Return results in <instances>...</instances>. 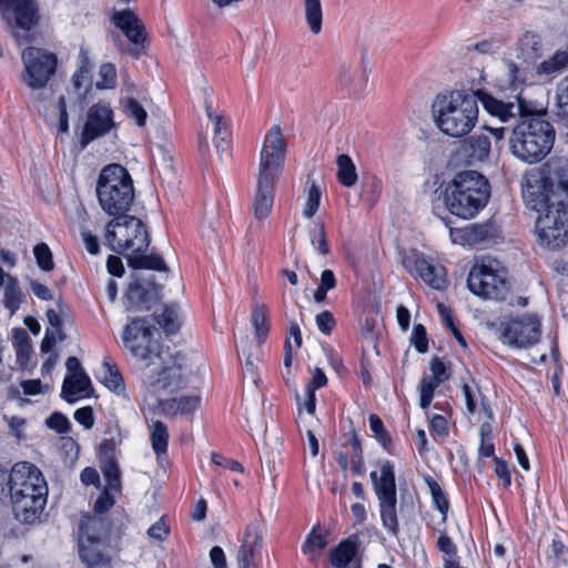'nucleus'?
Instances as JSON below:
<instances>
[{
	"instance_id": "1",
	"label": "nucleus",
	"mask_w": 568,
	"mask_h": 568,
	"mask_svg": "<svg viewBox=\"0 0 568 568\" xmlns=\"http://www.w3.org/2000/svg\"><path fill=\"white\" fill-rule=\"evenodd\" d=\"M523 197L526 205L544 211L535 230L540 245L551 250L568 242V160L551 159L541 169L525 175Z\"/></svg>"
},
{
	"instance_id": "2",
	"label": "nucleus",
	"mask_w": 568,
	"mask_h": 568,
	"mask_svg": "<svg viewBox=\"0 0 568 568\" xmlns=\"http://www.w3.org/2000/svg\"><path fill=\"white\" fill-rule=\"evenodd\" d=\"M0 494L10 496L12 511L19 523L33 525L45 507L48 486L36 465L20 462L10 473L0 467Z\"/></svg>"
},
{
	"instance_id": "3",
	"label": "nucleus",
	"mask_w": 568,
	"mask_h": 568,
	"mask_svg": "<svg viewBox=\"0 0 568 568\" xmlns=\"http://www.w3.org/2000/svg\"><path fill=\"white\" fill-rule=\"evenodd\" d=\"M432 113L435 125L442 133L462 138L475 128L479 109L473 94L464 90H453L436 95Z\"/></svg>"
},
{
	"instance_id": "4",
	"label": "nucleus",
	"mask_w": 568,
	"mask_h": 568,
	"mask_svg": "<svg viewBox=\"0 0 568 568\" xmlns=\"http://www.w3.org/2000/svg\"><path fill=\"white\" fill-rule=\"evenodd\" d=\"M443 196L452 214L468 220L475 217L488 203L490 185L479 172L462 171L445 185Z\"/></svg>"
},
{
	"instance_id": "5",
	"label": "nucleus",
	"mask_w": 568,
	"mask_h": 568,
	"mask_svg": "<svg viewBox=\"0 0 568 568\" xmlns=\"http://www.w3.org/2000/svg\"><path fill=\"white\" fill-rule=\"evenodd\" d=\"M554 141L552 125L541 118H530L514 128L509 144L516 158L536 163L550 152Z\"/></svg>"
},
{
	"instance_id": "6",
	"label": "nucleus",
	"mask_w": 568,
	"mask_h": 568,
	"mask_svg": "<svg viewBox=\"0 0 568 568\" xmlns=\"http://www.w3.org/2000/svg\"><path fill=\"white\" fill-rule=\"evenodd\" d=\"M97 196L102 210L115 217L128 215L133 200V181L128 170L120 164L102 169L97 182Z\"/></svg>"
},
{
	"instance_id": "7",
	"label": "nucleus",
	"mask_w": 568,
	"mask_h": 568,
	"mask_svg": "<svg viewBox=\"0 0 568 568\" xmlns=\"http://www.w3.org/2000/svg\"><path fill=\"white\" fill-rule=\"evenodd\" d=\"M187 368L185 357L169 346L159 348L153 362L142 368V382L151 392H178L186 387Z\"/></svg>"
},
{
	"instance_id": "8",
	"label": "nucleus",
	"mask_w": 568,
	"mask_h": 568,
	"mask_svg": "<svg viewBox=\"0 0 568 568\" xmlns=\"http://www.w3.org/2000/svg\"><path fill=\"white\" fill-rule=\"evenodd\" d=\"M105 243L111 251L126 257L128 254L145 252L150 245V234L140 219L120 215L106 224Z\"/></svg>"
},
{
	"instance_id": "9",
	"label": "nucleus",
	"mask_w": 568,
	"mask_h": 568,
	"mask_svg": "<svg viewBox=\"0 0 568 568\" xmlns=\"http://www.w3.org/2000/svg\"><path fill=\"white\" fill-rule=\"evenodd\" d=\"M467 286L471 293L483 298L503 301L509 292L506 270L491 257H481L471 266Z\"/></svg>"
},
{
	"instance_id": "10",
	"label": "nucleus",
	"mask_w": 568,
	"mask_h": 568,
	"mask_svg": "<svg viewBox=\"0 0 568 568\" xmlns=\"http://www.w3.org/2000/svg\"><path fill=\"white\" fill-rule=\"evenodd\" d=\"M377 467L378 471L371 473V479L379 503L382 523L389 534L396 536L398 534V518L395 468L389 460H379Z\"/></svg>"
},
{
	"instance_id": "11",
	"label": "nucleus",
	"mask_w": 568,
	"mask_h": 568,
	"mask_svg": "<svg viewBox=\"0 0 568 568\" xmlns=\"http://www.w3.org/2000/svg\"><path fill=\"white\" fill-rule=\"evenodd\" d=\"M287 145L278 124H274L265 134L260 152L258 180L277 183L285 163Z\"/></svg>"
},
{
	"instance_id": "12",
	"label": "nucleus",
	"mask_w": 568,
	"mask_h": 568,
	"mask_svg": "<svg viewBox=\"0 0 568 568\" xmlns=\"http://www.w3.org/2000/svg\"><path fill=\"white\" fill-rule=\"evenodd\" d=\"M22 81L32 90L43 89L57 70V55L44 49L29 47L21 54Z\"/></svg>"
},
{
	"instance_id": "13",
	"label": "nucleus",
	"mask_w": 568,
	"mask_h": 568,
	"mask_svg": "<svg viewBox=\"0 0 568 568\" xmlns=\"http://www.w3.org/2000/svg\"><path fill=\"white\" fill-rule=\"evenodd\" d=\"M155 329L146 318H135L123 331V343L132 355L143 363V366L153 362L159 348H166L153 339Z\"/></svg>"
},
{
	"instance_id": "14",
	"label": "nucleus",
	"mask_w": 568,
	"mask_h": 568,
	"mask_svg": "<svg viewBox=\"0 0 568 568\" xmlns=\"http://www.w3.org/2000/svg\"><path fill=\"white\" fill-rule=\"evenodd\" d=\"M541 324L535 315H521L500 323V339L513 347L526 348L539 342Z\"/></svg>"
},
{
	"instance_id": "15",
	"label": "nucleus",
	"mask_w": 568,
	"mask_h": 568,
	"mask_svg": "<svg viewBox=\"0 0 568 568\" xmlns=\"http://www.w3.org/2000/svg\"><path fill=\"white\" fill-rule=\"evenodd\" d=\"M402 265L409 274L419 277L434 290L443 291L448 285L445 267L426 260L425 256L416 250H412L403 255Z\"/></svg>"
},
{
	"instance_id": "16",
	"label": "nucleus",
	"mask_w": 568,
	"mask_h": 568,
	"mask_svg": "<svg viewBox=\"0 0 568 568\" xmlns=\"http://www.w3.org/2000/svg\"><path fill=\"white\" fill-rule=\"evenodd\" d=\"M0 13L10 27L26 31H30L40 20L36 0H0Z\"/></svg>"
},
{
	"instance_id": "17",
	"label": "nucleus",
	"mask_w": 568,
	"mask_h": 568,
	"mask_svg": "<svg viewBox=\"0 0 568 568\" xmlns=\"http://www.w3.org/2000/svg\"><path fill=\"white\" fill-rule=\"evenodd\" d=\"M114 126L113 111L108 103H94L88 112L87 122L81 134L82 146L104 135Z\"/></svg>"
},
{
	"instance_id": "18",
	"label": "nucleus",
	"mask_w": 568,
	"mask_h": 568,
	"mask_svg": "<svg viewBox=\"0 0 568 568\" xmlns=\"http://www.w3.org/2000/svg\"><path fill=\"white\" fill-rule=\"evenodd\" d=\"M162 286L149 282L145 286L139 280L132 281L125 294V307L128 311L149 310L151 303L160 298Z\"/></svg>"
},
{
	"instance_id": "19",
	"label": "nucleus",
	"mask_w": 568,
	"mask_h": 568,
	"mask_svg": "<svg viewBox=\"0 0 568 568\" xmlns=\"http://www.w3.org/2000/svg\"><path fill=\"white\" fill-rule=\"evenodd\" d=\"M495 235L496 227L491 223H475L450 231V237L454 243L468 246L483 244L494 239Z\"/></svg>"
},
{
	"instance_id": "20",
	"label": "nucleus",
	"mask_w": 568,
	"mask_h": 568,
	"mask_svg": "<svg viewBox=\"0 0 568 568\" xmlns=\"http://www.w3.org/2000/svg\"><path fill=\"white\" fill-rule=\"evenodd\" d=\"M112 21L131 43L141 45L145 42L146 33L144 24L133 11H115L112 16Z\"/></svg>"
},
{
	"instance_id": "21",
	"label": "nucleus",
	"mask_w": 568,
	"mask_h": 568,
	"mask_svg": "<svg viewBox=\"0 0 568 568\" xmlns=\"http://www.w3.org/2000/svg\"><path fill=\"white\" fill-rule=\"evenodd\" d=\"M336 462L344 471L351 469L354 475L364 474L363 450L355 434L352 435L348 444L342 446V449L337 453Z\"/></svg>"
},
{
	"instance_id": "22",
	"label": "nucleus",
	"mask_w": 568,
	"mask_h": 568,
	"mask_svg": "<svg viewBox=\"0 0 568 568\" xmlns=\"http://www.w3.org/2000/svg\"><path fill=\"white\" fill-rule=\"evenodd\" d=\"M79 557L88 568H98L110 562L104 554V542L92 537L79 539Z\"/></svg>"
},
{
	"instance_id": "23",
	"label": "nucleus",
	"mask_w": 568,
	"mask_h": 568,
	"mask_svg": "<svg viewBox=\"0 0 568 568\" xmlns=\"http://www.w3.org/2000/svg\"><path fill=\"white\" fill-rule=\"evenodd\" d=\"M337 82L351 95L358 97L367 82L366 70L341 64L337 71Z\"/></svg>"
},
{
	"instance_id": "24",
	"label": "nucleus",
	"mask_w": 568,
	"mask_h": 568,
	"mask_svg": "<svg viewBox=\"0 0 568 568\" xmlns=\"http://www.w3.org/2000/svg\"><path fill=\"white\" fill-rule=\"evenodd\" d=\"M276 183L256 179V191L253 199L254 215L258 220L266 219L274 203V187Z\"/></svg>"
},
{
	"instance_id": "25",
	"label": "nucleus",
	"mask_w": 568,
	"mask_h": 568,
	"mask_svg": "<svg viewBox=\"0 0 568 568\" xmlns=\"http://www.w3.org/2000/svg\"><path fill=\"white\" fill-rule=\"evenodd\" d=\"M328 545V531L316 525L306 536L302 545V552L308 557L311 562H317Z\"/></svg>"
},
{
	"instance_id": "26",
	"label": "nucleus",
	"mask_w": 568,
	"mask_h": 568,
	"mask_svg": "<svg viewBox=\"0 0 568 568\" xmlns=\"http://www.w3.org/2000/svg\"><path fill=\"white\" fill-rule=\"evenodd\" d=\"M92 392L90 377L85 373L65 375L61 397L68 403L75 402V395L89 396Z\"/></svg>"
},
{
	"instance_id": "27",
	"label": "nucleus",
	"mask_w": 568,
	"mask_h": 568,
	"mask_svg": "<svg viewBox=\"0 0 568 568\" xmlns=\"http://www.w3.org/2000/svg\"><path fill=\"white\" fill-rule=\"evenodd\" d=\"M201 398L197 395L181 396L160 402V408L166 416L174 417L179 414L193 413L200 406Z\"/></svg>"
},
{
	"instance_id": "28",
	"label": "nucleus",
	"mask_w": 568,
	"mask_h": 568,
	"mask_svg": "<svg viewBox=\"0 0 568 568\" xmlns=\"http://www.w3.org/2000/svg\"><path fill=\"white\" fill-rule=\"evenodd\" d=\"M206 114L214 124V143L221 158L230 154V133L227 121L221 114H215L211 104H206Z\"/></svg>"
},
{
	"instance_id": "29",
	"label": "nucleus",
	"mask_w": 568,
	"mask_h": 568,
	"mask_svg": "<svg viewBox=\"0 0 568 568\" xmlns=\"http://www.w3.org/2000/svg\"><path fill=\"white\" fill-rule=\"evenodd\" d=\"M357 552V538L352 536L341 541L329 554L331 564L335 568H347Z\"/></svg>"
},
{
	"instance_id": "30",
	"label": "nucleus",
	"mask_w": 568,
	"mask_h": 568,
	"mask_svg": "<svg viewBox=\"0 0 568 568\" xmlns=\"http://www.w3.org/2000/svg\"><path fill=\"white\" fill-rule=\"evenodd\" d=\"M480 101L485 110L489 114L497 116L501 122H507L516 115V105L514 103L503 102L488 93H483Z\"/></svg>"
},
{
	"instance_id": "31",
	"label": "nucleus",
	"mask_w": 568,
	"mask_h": 568,
	"mask_svg": "<svg viewBox=\"0 0 568 568\" xmlns=\"http://www.w3.org/2000/svg\"><path fill=\"white\" fill-rule=\"evenodd\" d=\"M26 295L22 292L17 277H8L3 287V306L13 315L24 302Z\"/></svg>"
},
{
	"instance_id": "32",
	"label": "nucleus",
	"mask_w": 568,
	"mask_h": 568,
	"mask_svg": "<svg viewBox=\"0 0 568 568\" xmlns=\"http://www.w3.org/2000/svg\"><path fill=\"white\" fill-rule=\"evenodd\" d=\"M150 442L152 449L158 458L168 453L169 446V430L166 425L161 420H155L149 425Z\"/></svg>"
},
{
	"instance_id": "33",
	"label": "nucleus",
	"mask_w": 568,
	"mask_h": 568,
	"mask_svg": "<svg viewBox=\"0 0 568 568\" xmlns=\"http://www.w3.org/2000/svg\"><path fill=\"white\" fill-rule=\"evenodd\" d=\"M108 524L100 516H88L80 525L79 539L92 537L93 540H101L108 535Z\"/></svg>"
},
{
	"instance_id": "34",
	"label": "nucleus",
	"mask_w": 568,
	"mask_h": 568,
	"mask_svg": "<svg viewBox=\"0 0 568 568\" xmlns=\"http://www.w3.org/2000/svg\"><path fill=\"white\" fill-rule=\"evenodd\" d=\"M568 68V49L556 51L549 59L540 62L536 67L538 75L550 77L555 75Z\"/></svg>"
},
{
	"instance_id": "35",
	"label": "nucleus",
	"mask_w": 568,
	"mask_h": 568,
	"mask_svg": "<svg viewBox=\"0 0 568 568\" xmlns=\"http://www.w3.org/2000/svg\"><path fill=\"white\" fill-rule=\"evenodd\" d=\"M126 261L130 267L135 270H154V271H168L166 264L161 255L150 254L144 255L142 253H133L126 255Z\"/></svg>"
},
{
	"instance_id": "36",
	"label": "nucleus",
	"mask_w": 568,
	"mask_h": 568,
	"mask_svg": "<svg viewBox=\"0 0 568 568\" xmlns=\"http://www.w3.org/2000/svg\"><path fill=\"white\" fill-rule=\"evenodd\" d=\"M12 344L16 349L17 362L24 368L32 353L31 341L28 333L22 328L13 329Z\"/></svg>"
},
{
	"instance_id": "37",
	"label": "nucleus",
	"mask_w": 568,
	"mask_h": 568,
	"mask_svg": "<svg viewBox=\"0 0 568 568\" xmlns=\"http://www.w3.org/2000/svg\"><path fill=\"white\" fill-rule=\"evenodd\" d=\"M268 308L264 304L255 303L252 307L251 323L255 329L258 344L264 343L270 331Z\"/></svg>"
},
{
	"instance_id": "38",
	"label": "nucleus",
	"mask_w": 568,
	"mask_h": 568,
	"mask_svg": "<svg viewBox=\"0 0 568 568\" xmlns=\"http://www.w3.org/2000/svg\"><path fill=\"white\" fill-rule=\"evenodd\" d=\"M337 172L336 176L338 182L345 187H352L357 182L356 166L347 154H341L336 160Z\"/></svg>"
},
{
	"instance_id": "39",
	"label": "nucleus",
	"mask_w": 568,
	"mask_h": 568,
	"mask_svg": "<svg viewBox=\"0 0 568 568\" xmlns=\"http://www.w3.org/2000/svg\"><path fill=\"white\" fill-rule=\"evenodd\" d=\"M327 384V377L323 369L315 368L312 373V378L306 386L305 409L308 414L313 415L316 408L315 390L324 387Z\"/></svg>"
},
{
	"instance_id": "40",
	"label": "nucleus",
	"mask_w": 568,
	"mask_h": 568,
	"mask_svg": "<svg viewBox=\"0 0 568 568\" xmlns=\"http://www.w3.org/2000/svg\"><path fill=\"white\" fill-rule=\"evenodd\" d=\"M305 20L313 34L322 31L323 9L321 0H303Z\"/></svg>"
},
{
	"instance_id": "41",
	"label": "nucleus",
	"mask_w": 568,
	"mask_h": 568,
	"mask_svg": "<svg viewBox=\"0 0 568 568\" xmlns=\"http://www.w3.org/2000/svg\"><path fill=\"white\" fill-rule=\"evenodd\" d=\"M103 368L104 373L101 382L104 384V386L116 394H123L125 390V385L123 377L116 366L111 365L108 359H104Z\"/></svg>"
},
{
	"instance_id": "42",
	"label": "nucleus",
	"mask_w": 568,
	"mask_h": 568,
	"mask_svg": "<svg viewBox=\"0 0 568 568\" xmlns=\"http://www.w3.org/2000/svg\"><path fill=\"white\" fill-rule=\"evenodd\" d=\"M519 49L527 58H539L542 54L541 37L535 32L527 31L519 39Z\"/></svg>"
},
{
	"instance_id": "43",
	"label": "nucleus",
	"mask_w": 568,
	"mask_h": 568,
	"mask_svg": "<svg viewBox=\"0 0 568 568\" xmlns=\"http://www.w3.org/2000/svg\"><path fill=\"white\" fill-rule=\"evenodd\" d=\"M470 156L477 161L486 160L490 153V140L484 134L471 135L466 140Z\"/></svg>"
},
{
	"instance_id": "44",
	"label": "nucleus",
	"mask_w": 568,
	"mask_h": 568,
	"mask_svg": "<svg viewBox=\"0 0 568 568\" xmlns=\"http://www.w3.org/2000/svg\"><path fill=\"white\" fill-rule=\"evenodd\" d=\"M262 530L256 523L246 526L242 544L239 550H253L261 552L262 549Z\"/></svg>"
},
{
	"instance_id": "45",
	"label": "nucleus",
	"mask_w": 568,
	"mask_h": 568,
	"mask_svg": "<svg viewBox=\"0 0 568 568\" xmlns=\"http://www.w3.org/2000/svg\"><path fill=\"white\" fill-rule=\"evenodd\" d=\"M102 473L108 484V489L119 491L121 489V471L113 457H106L102 463Z\"/></svg>"
},
{
	"instance_id": "46",
	"label": "nucleus",
	"mask_w": 568,
	"mask_h": 568,
	"mask_svg": "<svg viewBox=\"0 0 568 568\" xmlns=\"http://www.w3.org/2000/svg\"><path fill=\"white\" fill-rule=\"evenodd\" d=\"M425 481L428 485L435 507L440 511V514L443 515V520H445L449 509V503L448 499L446 498V495L444 494L439 484L430 476H427L425 478Z\"/></svg>"
},
{
	"instance_id": "47",
	"label": "nucleus",
	"mask_w": 568,
	"mask_h": 568,
	"mask_svg": "<svg viewBox=\"0 0 568 568\" xmlns=\"http://www.w3.org/2000/svg\"><path fill=\"white\" fill-rule=\"evenodd\" d=\"M437 377L425 376L419 384L420 399L419 405L423 409H427L433 400L435 389L442 384Z\"/></svg>"
},
{
	"instance_id": "48",
	"label": "nucleus",
	"mask_w": 568,
	"mask_h": 568,
	"mask_svg": "<svg viewBox=\"0 0 568 568\" xmlns=\"http://www.w3.org/2000/svg\"><path fill=\"white\" fill-rule=\"evenodd\" d=\"M437 377L425 376L419 384L420 399L419 405L423 409H427L433 400L435 389L442 384Z\"/></svg>"
},
{
	"instance_id": "49",
	"label": "nucleus",
	"mask_w": 568,
	"mask_h": 568,
	"mask_svg": "<svg viewBox=\"0 0 568 568\" xmlns=\"http://www.w3.org/2000/svg\"><path fill=\"white\" fill-rule=\"evenodd\" d=\"M123 112L125 115L139 125L144 126L148 119V113L142 104L133 98H128L123 102Z\"/></svg>"
},
{
	"instance_id": "50",
	"label": "nucleus",
	"mask_w": 568,
	"mask_h": 568,
	"mask_svg": "<svg viewBox=\"0 0 568 568\" xmlns=\"http://www.w3.org/2000/svg\"><path fill=\"white\" fill-rule=\"evenodd\" d=\"M33 254L40 270L50 272L54 268L52 252L45 243L37 244L33 247Z\"/></svg>"
},
{
	"instance_id": "51",
	"label": "nucleus",
	"mask_w": 568,
	"mask_h": 568,
	"mask_svg": "<svg viewBox=\"0 0 568 568\" xmlns=\"http://www.w3.org/2000/svg\"><path fill=\"white\" fill-rule=\"evenodd\" d=\"M158 323L166 333H174L175 331H178L180 324L176 307H164L163 312L160 315H158Z\"/></svg>"
},
{
	"instance_id": "52",
	"label": "nucleus",
	"mask_w": 568,
	"mask_h": 568,
	"mask_svg": "<svg viewBox=\"0 0 568 568\" xmlns=\"http://www.w3.org/2000/svg\"><path fill=\"white\" fill-rule=\"evenodd\" d=\"M556 109L558 116L568 119V75L557 85Z\"/></svg>"
},
{
	"instance_id": "53",
	"label": "nucleus",
	"mask_w": 568,
	"mask_h": 568,
	"mask_svg": "<svg viewBox=\"0 0 568 568\" xmlns=\"http://www.w3.org/2000/svg\"><path fill=\"white\" fill-rule=\"evenodd\" d=\"M369 428L374 433L375 438L383 445L384 448H387L390 445L392 439L386 432L383 420L375 414L369 415Z\"/></svg>"
},
{
	"instance_id": "54",
	"label": "nucleus",
	"mask_w": 568,
	"mask_h": 568,
	"mask_svg": "<svg viewBox=\"0 0 568 568\" xmlns=\"http://www.w3.org/2000/svg\"><path fill=\"white\" fill-rule=\"evenodd\" d=\"M321 202V191L315 183H313L307 192V199L304 207V215L308 219L313 217L318 210Z\"/></svg>"
},
{
	"instance_id": "55",
	"label": "nucleus",
	"mask_w": 568,
	"mask_h": 568,
	"mask_svg": "<svg viewBox=\"0 0 568 568\" xmlns=\"http://www.w3.org/2000/svg\"><path fill=\"white\" fill-rule=\"evenodd\" d=\"M45 424L50 429L55 430L58 434H67L70 432L71 428V424L67 416L59 412L52 413L47 418Z\"/></svg>"
},
{
	"instance_id": "56",
	"label": "nucleus",
	"mask_w": 568,
	"mask_h": 568,
	"mask_svg": "<svg viewBox=\"0 0 568 568\" xmlns=\"http://www.w3.org/2000/svg\"><path fill=\"white\" fill-rule=\"evenodd\" d=\"M480 437L479 456L484 458L494 456L495 448L490 437L489 424H483L480 426Z\"/></svg>"
},
{
	"instance_id": "57",
	"label": "nucleus",
	"mask_w": 568,
	"mask_h": 568,
	"mask_svg": "<svg viewBox=\"0 0 568 568\" xmlns=\"http://www.w3.org/2000/svg\"><path fill=\"white\" fill-rule=\"evenodd\" d=\"M410 341L418 353L423 354L428 351V338L424 325L416 324L414 326Z\"/></svg>"
},
{
	"instance_id": "58",
	"label": "nucleus",
	"mask_w": 568,
	"mask_h": 568,
	"mask_svg": "<svg viewBox=\"0 0 568 568\" xmlns=\"http://www.w3.org/2000/svg\"><path fill=\"white\" fill-rule=\"evenodd\" d=\"M261 552L253 550H239V568H260Z\"/></svg>"
},
{
	"instance_id": "59",
	"label": "nucleus",
	"mask_w": 568,
	"mask_h": 568,
	"mask_svg": "<svg viewBox=\"0 0 568 568\" xmlns=\"http://www.w3.org/2000/svg\"><path fill=\"white\" fill-rule=\"evenodd\" d=\"M437 548L445 555L444 561H455L457 556V548L452 538L446 532H442L439 535L437 539Z\"/></svg>"
},
{
	"instance_id": "60",
	"label": "nucleus",
	"mask_w": 568,
	"mask_h": 568,
	"mask_svg": "<svg viewBox=\"0 0 568 568\" xmlns=\"http://www.w3.org/2000/svg\"><path fill=\"white\" fill-rule=\"evenodd\" d=\"M312 244L316 247V250L326 255L329 252V246L326 240L325 229L323 223H317L313 231Z\"/></svg>"
},
{
	"instance_id": "61",
	"label": "nucleus",
	"mask_w": 568,
	"mask_h": 568,
	"mask_svg": "<svg viewBox=\"0 0 568 568\" xmlns=\"http://www.w3.org/2000/svg\"><path fill=\"white\" fill-rule=\"evenodd\" d=\"M317 328L325 335H329L336 325V321L329 311H323L315 318Z\"/></svg>"
},
{
	"instance_id": "62",
	"label": "nucleus",
	"mask_w": 568,
	"mask_h": 568,
	"mask_svg": "<svg viewBox=\"0 0 568 568\" xmlns=\"http://www.w3.org/2000/svg\"><path fill=\"white\" fill-rule=\"evenodd\" d=\"M504 73L506 77V85L509 88H514L518 83L523 82L519 75V69L517 64L511 60L504 61Z\"/></svg>"
},
{
	"instance_id": "63",
	"label": "nucleus",
	"mask_w": 568,
	"mask_h": 568,
	"mask_svg": "<svg viewBox=\"0 0 568 568\" xmlns=\"http://www.w3.org/2000/svg\"><path fill=\"white\" fill-rule=\"evenodd\" d=\"M463 393L466 399V407L469 414H475L477 412V398H483V395L478 388H473L468 384H464Z\"/></svg>"
},
{
	"instance_id": "64",
	"label": "nucleus",
	"mask_w": 568,
	"mask_h": 568,
	"mask_svg": "<svg viewBox=\"0 0 568 568\" xmlns=\"http://www.w3.org/2000/svg\"><path fill=\"white\" fill-rule=\"evenodd\" d=\"M114 503V497L110 494L109 489L105 488L94 503V513L97 515H102L108 511Z\"/></svg>"
}]
</instances>
